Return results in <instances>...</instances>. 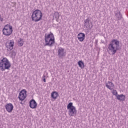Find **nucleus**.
Here are the masks:
<instances>
[{
	"label": "nucleus",
	"mask_w": 128,
	"mask_h": 128,
	"mask_svg": "<svg viewBox=\"0 0 128 128\" xmlns=\"http://www.w3.org/2000/svg\"><path fill=\"white\" fill-rule=\"evenodd\" d=\"M46 76L44 75L42 76L43 78V82H46Z\"/></svg>",
	"instance_id": "21"
},
{
	"label": "nucleus",
	"mask_w": 128,
	"mask_h": 128,
	"mask_svg": "<svg viewBox=\"0 0 128 128\" xmlns=\"http://www.w3.org/2000/svg\"><path fill=\"white\" fill-rule=\"evenodd\" d=\"M92 26V22H90L89 18H88L84 20V28H86L87 30H90Z\"/></svg>",
	"instance_id": "7"
},
{
	"label": "nucleus",
	"mask_w": 128,
	"mask_h": 128,
	"mask_svg": "<svg viewBox=\"0 0 128 128\" xmlns=\"http://www.w3.org/2000/svg\"><path fill=\"white\" fill-rule=\"evenodd\" d=\"M116 98L117 100H118L123 101L126 100V96L122 94L116 96Z\"/></svg>",
	"instance_id": "16"
},
{
	"label": "nucleus",
	"mask_w": 128,
	"mask_h": 128,
	"mask_svg": "<svg viewBox=\"0 0 128 128\" xmlns=\"http://www.w3.org/2000/svg\"><path fill=\"white\" fill-rule=\"evenodd\" d=\"M78 66L80 68H84V64L82 61L79 60L78 62Z\"/></svg>",
	"instance_id": "18"
},
{
	"label": "nucleus",
	"mask_w": 128,
	"mask_h": 128,
	"mask_svg": "<svg viewBox=\"0 0 128 128\" xmlns=\"http://www.w3.org/2000/svg\"><path fill=\"white\" fill-rule=\"evenodd\" d=\"M5 108L8 112H12L14 110V105L12 103L7 104L5 106Z\"/></svg>",
	"instance_id": "12"
},
{
	"label": "nucleus",
	"mask_w": 128,
	"mask_h": 128,
	"mask_svg": "<svg viewBox=\"0 0 128 128\" xmlns=\"http://www.w3.org/2000/svg\"><path fill=\"white\" fill-rule=\"evenodd\" d=\"M14 40H10L6 43V46L8 50L10 51L14 48Z\"/></svg>",
	"instance_id": "8"
},
{
	"label": "nucleus",
	"mask_w": 128,
	"mask_h": 128,
	"mask_svg": "<svg viewBox=\"0 0 128 128\" xmlns=\"http://www.w3.org/2000/svg\"><path fill=\"white\" fill-rule=\"evenodd\" d=\"M112 94H114V96H116H116H118V92L114 90H113Z\"/></svg>",
	"instance_id": "20"
},
{
	"label": "nucleus",
	"mask_w": 128,
	"mask_h": 128,
	"mask_svg": "<svg viewBox=\"0 0 128 128\" xmlns=\"http://www.w3.org/2000/svg\"><path fill=\"white\" fill-rule=\"evenodd\" d=\"M106 88H108V90H112L114 89V84L110 81L106 83Z\"/></svg>",
	"instance_id": "13"
},
{
	"label": "nucleus",
	"mask_w": 128,
	"mask_h": 128,
	"mask_svg": "<svg viewBox=\"0 0 128 128\" xmlns=\"http://www.w3.org/2000/svg\"><path fill=\"white\" fill-rule=\"evenodd\" d=\"M44 40H45V46H53L54 44L56 41H54V36L52 33H50V34H45L44 36Z\"/></svg>",
	"instance_id": "2"
},
{
	"label": "nucleus",
	"mask_w": 128,
	"mask_h": 128,
	"mask_svg": "<svg viewBox=\"0 0 128 128\" xmlns=\"http://www.w3.org/2000/svg\"><path fill=\"white\" fill-rule=\"evenodd\" d=\"M42 11L40 10H36L33 11L32 15V20L35 22H38L42 20Z\"/></svg>",
	"instance_id": "4"
},
{
	"label": "nucleus",
	"mask_w": 128,
	"mask_h": 128,
	"mask_svg": "<svg viewBox=\"0 0 128 128\" xmlns=\"http://www.w3.org/2000/svg\"><path fill=\"white\" fill-rule=\"evenodd\" d=\"M18 46H24V40L20 38V40L18 42Z\"/></svg>",
	"instance_id": "19"
},
{
	"label": "nucleus",
	"mask_w": 128,
	"mask_h": 128,
	"mask_svg": "<svg viewBox=\"0 0 128 128\" xmlns=\"http://www.w3.org/2000/svg\"><path fill=\"white\" fill-rule=\"evenodd\" d=\"M38 104L34 100H32L30 102V106L31 108H36Z\"/></svg>",
	"instance_id": "15"
},
{
	"label": "nucleus",
	"mask_w": 128,
	"mask_h": 128,
	"mask_svg": "<svg viewBox=\"0 0 128 128\" xmlns=\"http://www.w3.org/2000/svg\"><path fill=\"white\" fill-rule=\"evenodd\" d=\"M67 110H68V114L70 116H76V109L72 106V102H70L67 106Z\"/></svg>",
	"instance_id": "5"
},
{
	"label": "nucleus",
	"mask_w": 128,
	"mask_h": 128,
	"mask_svg": "<svg viewBox=\"0 0 128 128\" xmlns=\"http://www.w3.org/2000/svg\"><path fill=\"white\" fill-rule=\"evenodd\" d=\"M66 52L64 51V48H58V56L60 58H64V56H66Z\"/></svg>",
	"instance_id": "10"
},
{
	"label": "nucleus",
	"mask_w": 128,
	"mask_h": 128,
	"mask_svg": "<svg viewBox=\"0 0 128 128\" xmlns=\"http://www.w3.org/2000/svg\"><path fill=\"white\" fill-rule=\"evenodd\" d=\"M0 22H3L4 21V18H2V16H0Z\"/></svg>",
	"instance_id": "22"
},
{
	"label": "nucleus",
	"mask_w": 128,
	"mask_h": 128,
	"mask_svg": "<svg viewBox=\"0 0 128 128\" xmlns=\"http://www.w3.org/2000/svg\"><path fill=\"white\" fill-rule=\"evenodd\" d=\"M84 38H86V34L84 33L80 32L78 34V38L80 42H84Z\"/></svg>",
	"instance_id": "14"
},
{
	"label": "nucleus",
	"mask_w": 128,
	"mask_h": 128,
	"mask_svg": "<svg viewBox=\"0 0 128 128\" xmlns=\"http://www.w3.org/2000/svg\"><path fill=\"white\" fill-rule=\"evenodd\" d=\"M2 34L6 36H9L12 34V26L8 24L6 25L2 29Z\"/></svg>",
	"instance_id": "6"
},
{
	"label": "nucleus",
	"mask_w": 128,
	"mask_h": 128,
	"mask_svg": "<svg viewBox=\"0 0 128 128\" xmlns=\"http://www.w3.org/2000/svg\"><path fill=\"white\" fill-rule=\"evenodd\" d=\"M120 41L118 40H112L108 46V52L110 54H116L117 50H118L120 48Z\"/></svg>",
	"instance_id": "1"
},
{
	"label": "nucleus",
	"mask_w": 128,
	"mask_h": 128,
	"mask_svg": "<svg viewBox=\"0 0 128 128\" xmlns=\"http://www.w3.org/2000/svg\"><path fill=\"white\" fill-rule=\"evenodd\" d=\"M51 96L52 98L56 100V98H58V93L56 92H54L52 93Z\"/></svg>",
	"instance_id": "17"
},
{
	"label": "nucleus",
	"mask_w": 128,
	"mask_h": 128,
	"mask_svg": "<svg viewBox=\"0 0 128 128\" xmlns=\"http://www.w3.org/2000/svg\"><path fill=\"white\" fill-rule=\"evenodd\" d=\"M26 98V91L24 90H22L20 92L18 98L20 100H24V99Z\"/></svg>",
	"instance_id": "9"
},
{
	"label": "nucleus",
	"mask_w": 128,
	"mask_h": 128,
	"mask_svg": "<svg viewBox=\"0 0 128 128\" xmlns=\"http://www.w3.org/2000/svg\"><path fill=\"white\" fill-rule=\"evenodd\" d=\"M114 16L116 18V20H120L122 18V14L119 10H118L114 12Z\"/></svg>",
	"instance_id": "11"
},
{
	"label": "nucleus",
	"mask_w": 128,
	"mask_h": 128,
	"mask_svg": "<svg viewBox=\"0 0 128 128\" xmlns=\"http://www.w3.org/2000/svg\"><path fill=\"white\" fill-rule=\"evenodd\" d=\"M12 64L6 58H4L0 61V70L2 72H4L6 70H10Z\"/></svg>",
	"instance_id": "3"
}]
</instances>
